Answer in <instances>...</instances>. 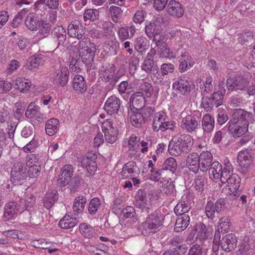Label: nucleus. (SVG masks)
Listing matches in <instances>:
<instances>
[{
	"instance_id": "f257e3e1",
	"label": "nucleus",
	"mask_w": 255,
	"mask_h": 255,
	"mask_svg": "<svg viewBox=\"0 0 255 255\" xmlns=\"http://www.w3.org/2000/svg\"><path fill=\"white\" fill-rule=\"evenodd\" d=\"M240 182V177L236 174H233V171L227 174L226 177H223L221 181L223 184H227L225 188L226 193L233 196V198H235L240 195V191H238Z\"/></svg>"
},
{
	"instance_id": "f03ea898",
	"label": "nucleus",
	"mask_w": 255,
	"mask_h": 255,
	"mask_svg": "<svg viewBox=\"0 0 255 255\" xmlns=\"http://www.w3.org/2000/svg\"><path fill=\"white\" fill-rule=\"evenodd\" d=\"M209 175L211 179L215 180H220L221 182L223 177H226L227 174L233 171V167L229 162L226 163L224 168L221 164L216 161L213 162L208 169Z\"/></svg>"
},
{
	"instance_id": "7ed1b4c3",
	"label": "nucleus",
	"mask_w": 255,
	"mask_h": 255,
	"mask_svg": "<svg viewBox=\"0 0 255 255\" xmlns=\"http://www.w3.org/2000/svg\"><path fill=\"white\" fill-rule=\"evenodd\" d=\"M162 225V222L158 216V214L155 211L148 216L146 220L141 225L142 229V234L146 236L148 234H153L159 230V228Z\"/></svg>"
},
{
	"instance_id": "20e7f679",
	"label": "nucleus",
	"mask_w": 255,
	"mask_h": 255,
	"mask_svg": "<svg viewBox=\"0 0 255 255\" xmlns=\"http://www.w3.org/2000/svg\"><path fill=\"white\" fill-rule=\"evenodd\" d=\"M27 177V167L24 162H15L11 171L10 181L14 185L23 183Z\"/></svg>"
},
{
	"instance_id": "39448f33",
	"label": "nucleus",
	"mask_w": 255,
	"mask_h": 255,
	"mask_svg": "<svg viewBox=\"0 0 255 255\" xmlns=\"http://www.w3.org/2000/svg\"><path fill=\"white\" fill-rule=\"evenodd\" d=\"M102 131L104 133L105 139L107 142L114 143L117 140L118 130L113 126L110 120L104 121L102 124Z\"/></svg>"
},
{
	"instance_id": "423d86ee",
	"label": "nucleus",
	"mask_w": 255,
	"mask_h": 255,
	"mask_svg": "<svg viewBox=\"0 0 255 255\" xmlns=\"http://www.w3.org/2000/svg\"><path fill=\"white\" fill-rule=\"evenodd\" d=\"M69 77V70L67 67L64 66L55 70L52 73L51 78L54 84L64 87L67 84Z\"/></svg>"
},
{
	"instance_id": "0eeeda50",
	"label": "nucleus",
	"mask_w": 255,
	"mask_h": 255,
	"mask_svg": "<svg viewBox=\"0 0 255 255\" xmlns=\"http://www.w3.org/2000/svg\"><path fill=\"white\" fill-rule=\"evenodd\" d=\"M85 27L79 20L72 21L68 26L67 30L69 36L71 37L80 39L85 34Z\"/></svg>"
},
{
	"instance_id": "6e6552de",
	"label": "nucleus",
	"mask_w": 255,
	"mask_h": 255,
	"mask_svg": "<svg viewBox=\"0 0 255 255\" xmlns=\"http://www.w3.org/2000/svg\"><path fill=\"white\" fill-rule=\"evenodd\" d=\"M253 114L242 109H237L234 110L232 119L230 122L238 123L239 124H249V119L252 118Z\"/></svg>"
},
{
	"instance_id": "1a4fd4ad",
	"label": "nucleus",
	"mask_w": 255,
	"mask_h": 255,
	"mask_svg": "<svg viewBox=\"0 0 255 255\" xmlns=\"http://www.w3.org/2000/svg\"><path fill=\"white\" fill-rule=\"evenodd\" d=\"M93 45L90 49L79 52V56L84 63H85L89 70H94L96 66L94 64V60L95 55V52L97 48H93Z\"/></svg>"
},
{
	"instance_id": "9d476101",
	"label": "nucleus",
	"mask_w": 255,
	"mask_h": 255,
	"mask_svg": "<svg viewBox=\"0 0 255 255\" xmlns=\"http://www.w3.org/2000/svg\"><path fill=\"white\" fill-rule=\"evenodd\" d=\"M199 123L195 117L188 115L182 118L180 127L188 132L196 131Z\"/></svg>"
},
{
	"instance_id": "9b49d317",
	"label": "nucleus",
	"mask_w": 255,
	"mask_h": 255,
	"mask_svg": "<svg viewBox=\"0 0 255 255\" xmlns=\"http://www.w3.org/2000/svg\"><path fill=\"white\" fill-rule=\"evenodd\" d=\"M237 239L233 234H229L222 238L220 243L221 248L226 252H230L236 247Z\"/></svg>"
},
{
	"instance_id": "f8f14e48",
	"label": "nucleus",
	"mask_w": 255,
	"mask_h": 255,
	"mask_svg": "<svg viewBox=\"0 0 255 255\" xmlns=\"http://www.w3.org/2000/svg\"><path fill=\"white\" fill-rule=\"evenodd\" d=\"M228 129L233 137H240L248 131L249 124H239L233 122L228 123Z\"/></svg>"
},
{
	"instance_id": "ddd939ff",
	"label": "nucleus",
	"mask_w": 255,
	"mask_h": 255,
	"mask_svg": "<svg viewBox=\"0 0 255 255\" xmlns=\"http://www.w3.org/2000/svg\"><path fill=\"white\" fill-rule=\"evenodd\" d=\"M120 105L121 102L119 99L115 96H112L106 101L104 110L110 115H115L118 113Z\"/></svg>"
},
{
	"instance_id": "4468645a",
	"label": "nucleus",
	"mask_w": 255,
	"mask_h": 255,
	"mask_svg": "<svg viewBox=\"0 0 255 255\" xmlns=\"http://www.w3.org/2000/svg\"><path fill=\"white\" fill-rule=\"evenodd\" d=\"M175 139L182 153L188 152L193 144V139L189 134H182Z\"/></svg>"
},
{
	"instance_id": "2eb2a0df",
	"label": "nucleus",
	"mask_w": 255,
	"mask_h": 255,
	"mask_svg": "<svg viewBox=\"0 0 255 255\" xmlns=\"http://www.w3.org/2000/svg\"><path fill=\"white\" fill-rule=\"evenodd\" d=\"M186 165L191 171L197 173L201 168L198 154L194 152L190 153L186 157Z\"/></svg>"
},
{
	"instance_id": "dca6fc26",
	"label": "nucleus",
	"mask_w": 255,
	"mask_h": 255,
	"mask_svg": "<svg viewBox=\"0 0 255 255\" xmlns=\"http://www.w3.org/2000/svg\"><path fill=\"white\" fill-rule=\"evenodd\" d=\"M73 172L71 165H65L62 167L58 179V182L61 186H65L68 184L73 175Z\"/></svg>"
},
{
	"instance_id": "f3484780",
	"label": "nucleus",
	"mask_w": 255,
	"mask_h": 255,
	"mask_svg": "<svg viewBox=\"0 0 255 255\" xmlns=\"http://www.w3.org/2000/svg\"><path fill=\"white\" fill-rule=\"evenodd\" d=\"M96 159V155L88 154L86 157L83 158L81 161V166L84 168H86L87 170L90 175L93 174L97 168V164L95 161Z\"/></svg>"
},
{
	"instance_id": "a211bd4d",
	"label": "nucleus",
	"mask_w": 255,
	"mask_h": 255,
	"mask_svg": "<svg viewBox=\"0 0 255 255\" xmlns=\"http://www.w3.org/2000/svg\"><path fill=\"white\" fill-rule=\"evenodd\" d=\"M168 14L180 17L183 15V9L180 3L175 0H170L166 7Z\"/></svg>"
},
{
	"instance_id": "6ab92c4d",
	"label": "nucleus",
	"mask_w": 255,
	"mask_h": 255,
	"mask_svg": "<svg viewBox=\"0 0 255 255\" xmlns=\"http://www.w3.org/2000/svg\"><path fill=\"white\" fill-rule=\"evenodd\" d=\"M52 32L53 35V40L57 42L56 46H54L55 49H56L65 42L66 32L65 28L62 26H57L54 28Z\"/></svg>"
},
{
	"instance_id": "aec40b11",
	"label": "nucleus",
	"mask_w": 255,
	"mask_h": 255,
	"mask_svg": "<svg viewBox=\"0 0 255 255\" xmlns=\"http://www.w3.org/2000/svg\"><path fill=\"white\" fill-rule=\"evenodd\" d=\"M146 99L141 92H136L131 95L130 99V105L136 110L142 109L145 106Z\"/></svg>"
},
{
	"instance_id": "412c9836",
	"label": "nucleus",
	"mask_w": 255,
	"mask_h": 255,
	"mask_svg": "<svg viewBox=\"0 0 255 255\" xmlns=\"http://www.w3.org/2000/svg\"><path fill=\"white\" fill-rule=\"evenodd\" d=\"M172 87L174 90L183 95L189 94L191 91L189 82L182 78H180L173 83Z\"/></svg>"
},
{
	"instance_id": "4be33fe9",
	"label": "nucleus",
	"mask_w": 255,
	"mask_h": 255,
	"mask_svg": "<svg viewBox=\"0 0 255 255\" xmlns=\"http://www.w3.org/2000/svg\"><path fill=\"white\" fill-rule=\"evenodd\" d=\"M198 157L200 158V170L202 172L207 171L212 164V154L209 151H203L198 155Z\"/></svg>"
},
{
	"instance_id": "5701e85b",
	"label": "nucleus",
	"mask_w": 255,
	"mask_h": 255,
	"mask_svg": "<svg viewBox=\"0 0 255 255\" xmlns=\"http://www.w3.org/2000/svg\"><path fill=\"white\" fill-rule=\"evenodd\" d=\"M41 19H39L37 14L34 12H30L25 19V24L26 27L31 30H36L41 23Z\"/></svg>"
},
{
	"instance_id": "b1692460",
	"label": "nucleus",
	"mask_w": 255,
	"mask_h": 255,
	"mask_svg": "<svg viewBox=\"0 0 255 255\" xmlns=\"http://www.w3.org/2000/svg\"><path fill=\"white\" fill-rule=\"evenodd\" d=\"M219 90L214 93L212 96V100L214 104L215 107L217 108L223 104L224 96L226 93L225 84L224 81L219 83Z\"/></svg>"
},
{
	"instance_id": "393cba45",
	"label": "nucleus",
	"mask_w": 255,
	"mask_h": 255,
	"mask_svg": "<svg viewBox=\"0 0 255 255\" xmlns=\"http://www.w3.org/2000/svg\"><path fill=\"white\" fill-rule=\"evenodd\" d=\"M202 127L203 130V135L211 132L215 127L214 118L210 114H206L202 118Z\"/></svg>"
},
{
	"instance_id": "a878e982",
	"label": "nucleus",
	"mask_w": 255,
	"mask_h": 255,
	"mask_svg": "<svg viewBox=\"0 0 255 255\" xmlns=\"http://www.w3.org/2000/svg\"><path fill=\"white\" fill-rule=\"evenodd\" d=\"M135 206L136 207L140 208L143 206L149 205L150 203V198L147 196L146 193L141 189L137 190L135 196Z\"/></svg>"
},
{
	"instance_id": "bb28decb",
	"label": "nucleus",
	"mask_w": 255,
	"mask_h": 255,
	"mask_svg": "<svg viewBox=\"0 0 255 255\" xmlns=\"http://www.w3.org/2000/svg\"><path fill=\"white\" fill-rule=\"evenodd\" d=\"M18 210V206L15 202H10L5 206L3 217L7 220L15 217Z\"/></svg>"
},
{
	"instance_id": "cd10ccee",
	"label": "nucleus",
	"mask_w": 255,
	"mask_h": 255,
	"mask_svg": "<svg viewBox=\"0 0 255 255\" xmlns=\"http://www.w3.org/2000/svg\"><path fill=\"white\" fill-rule=\"evenodd\" d=\"M136 168V163L134 161H129L123 168L121 176L123 179L131 178L135 176V170Z\"/></svg>"
},
{
	"instance_id": "c85d7f7f",
	"label": "nucleus",
	"mask_w": 255,
	"mask_h": 255,
	"mask_svg": "<svg viewBox=\"0 0 255 255\" xmlns=\"http://www.w3.org/2000/svg\"><path fill=\"white\" fill-rule=\"evenodd\" d=\"M231 226L230 219L228 217H222L220 219L218 231L215 232V238H220V233H227L230 230Z\"/></svg>"
},
{
	"instance_id": "c756f323",
	"label": "nucleus",
	"mask_w": 255,
	"mask_h": 255,
	"mask_svg": "<svg viewBox=\"0 0 255 255\" xmlns=\"http://www.w3.org/2000/svg\"><path fill=\"white\" fill-rule=\"evenodd\" d=\"M74 89L81 93L85 92L87 89L86 82L84 77L80 75H76L73 80Z\"/></svg>"
},
{
	"instance_id": "7c9ffc66",
	"label": "nucleus",
	"mask_w": 255,
	"mask_h": 255,
	"mask_svg": "<svg viewBox=\"0 0 255 255\" xmlns=\"http://www.w3.org/2000/svg\"><path fill=\"white\" fill-rule=\"evenodd\" d=\"M190 217L188 214L179 216L176 220L174 231L180 232L185 230L189 225Z\"/></svg>"
},
{
	"instance_id": "2f4dec72",
	"label": "nucleus",
	"mask_w": 255,
	"mask_h": 255,
	"mask_svg": "<svg viewBox=\"0 0 255 255\" xmlns=\"http://www.w3.org/2000/svg\"><path fill=\"white\" fill-rule=\"evenodd\" d=\"M36 197L35 196L30 193L25 194L24 197L20 199V207L22 209L27 210H30L35 204Z\"/></svg>"
},
{
	"instance_id": "473e14b6",
	"label": "nucleus",
	"mask_w": 255,
	"mask_h": 255,
	"mask_svg": "<svg viewBox=\"0 0 255 255\" xmlns=\"http://www.w3.org/2000/svg\"><path fill=\"white\" fill-rule=\"evenodd\" d=\"M162 31L161 28L155 22H150L145 27V32L149 38H152L156 35H159Z\"/></svg>"
},
{
	"instance_id": "72a5a7b5",
	"label": "nucleus",
	"mask_w": 255,
	"mask_h": 255,
	"mask_svg": "<svg viewBox=\"0 0 255 255\" xmlns=\"http://www.w3.org/2000/svg\"><path fill=\"white\" fill-rule=\"evenodd\" d=\"M165 117L166 115L163 112H159L154 114L152 122V129L154 131L157 132L161 128Z\"/></svg>"
},
{
	"instance_id": "f704fd0d",
	"label": "nucleus",
	"mask_w": 255,
	"mask_h": 255,
	"mask_svg": "<svg viewBox=\"0 0 255 255\" xmlns=\"http://www.w3.org/2000/svg\"><path fill=\"white\" fill-rule=\"evenodd\" d=\"M147 40L143 37L137 38L134 42V49L140 55H142L146 51L147 48Z\"/></svg>"
},
{
	"instance_id": "c9c22d12",
	"label": "nucleus",
	"mask_w": 255,
	"mask_h": 255,
	"mask_svg": "<svg viewBox=\"0 0 255 255\" xmlns=\"http://www.w3.org/2000/svg\"><path fill=\"white\" fill-rule=\"evenodd\" d=\"M59 121L57 119H51L48 120L45 125L46 133L50 136L55 134L58 130Z\"/></svg>"
},
{
	"instance_id": "e433bc0d",
	"label": "nucleus",
	"mask_w": 255,
	"mask_h": 255,
	"mask_svg": "<svg viewBox=\"0 0 255 255\" xmlns=\"http://www.w3.org/2000/svg\"><path fill=\"white\" fill-rule=\"evenodd\" d=\"M157 47V52L161 58L172 59L176 56V54L169 49L166 43Z\"/></svg>"
},
{
	"instance_id": "4c0bfd02",
	"label": "nucleus",
	"mask_w": 255,
	"mask_h": 255,
	"mask_svg": "<svg viewBox=\"0 0 255 255\" xmlns=\"http://www.w3.org/2000/svg\"><path fill=\"white\" fill-rule=\"evenodd\" d=\"M77 224L75 219L69 215H65L59 222V226L64 229L73 228Z\"/></svg>"
},
{
	"instance_id": "58836bf2",
	"label": "nucleus",
	"mask_w": 255,
	"mask_h": 255,
	"mask_svg": "<svg viewBox=\"0 0 255 255\" xmlns=\"http://www.w3.org/2000/svg\"><path fill=\"white\" fill-rule=\"evenodd\" d=\"M86 201V199L83 196H78L76 197L73 203V211L77 214L82 213L84 210Z\"/></svg>"
},
{
	"instance_id": "ea45409f",
	"label": "nucleus",
	"mask_w": 255,
	"mask_h": 255,
	"mask_svg": "<svg viewBox=\"0 0 255 255\" xmlns=\"http://www.w3.org/2000/svg\"><path fill=\"white\" fill-rule=\"evenodd\" d=\"M131 125L136 128H140L145 121L140 112L133 113L130 117Z\"/></svg>"
},
{
	"instance_id": "a19ab883",
	"label": "nucleus",
	"mask_w": 255,
	"mask_h": 255,
	"mask_svg": "<svg viewBox=\"0 0 255 255\" xmlns=\"http://www.w3.org/2000/svg\"><path fill=\"white\" fill-rule=\"evenodd\" d=\"M240 166L247 169L251 164L250 157L244 151H240L237 157Z\"/></svg>"
},
{
	"instance_id": "79ce46f5",
	"label": "nucleus",
	"mask_w": 255,
	"mask_h": 255,
	"mask_svg": "<svg viewBox=\"0 0 255 255\" xmlns=\"http://www.w3.org/2000/svg\"><path fill=\"white\" fill-rule=\"evenodd\" d=\"M31 85V82L27 80L18 78L16 79L14 86L15 89L19 90L20 92H24L28 90Z\"/></svg>"
},
{
	"instance_id": "37998d69",
	"label": "nucleus",
	"mask_w": 255,
	"mask_h": 255,
	"mask_svg": "<svg viewBox=\"0 0 255 255\" xmlns=\"http://www.w3.org/2000/svg\"><path fill=\"white\" fill-rule=\"evenodd\" d=\"M177 167V163L176 160L173 157L167 158L162 165L161 170H169L170 171L174 173Z\"/></svg>"
},
{
	"instance_id": "c03bdc74",
	"label": "nucleus",
	"mask_w": 255,
	"mask_h": 255,
	"mask_svg": "<svg viewBox=\"0 0 255 255\" xmlns=\"http://www.w3.org/2000/svg\"><path fill=\"white\" fill-rule=\"evenodd\" d=\"M81 40L79 41L78 49L79 52H81L82 50L86 51L90 49L92 45H93V48H96V46L94 43L90 42V39L84 37L81 38Z\"/></svg>"
},
{
	"instance_id": "a18cd8bd",
	"label": "nucleus",
	"mask_w": 255,
	"mask_h": 255,
	"mask_svg": "<svg viewBox=\"0 0 255 255\" xmlns=\"http://www.w3.org/2000/svg\"><path fill=\"white\" fill-rule=\"evenodd\" d=\"M41 56H32L30 57L26 64V68L32 70L33 68H37L43 63Z\"/></svg>"
},
{
	"instance_id": "49530a36",
	"label": "nucleus",
	"mask_w": 255,
	"mask_h": 255,
	"mask_svg": "<svg viewBox=\"0 0 255 255\" xmlns=\"http://www.w3.org/2000/svg\"><path fill=\"white\" fill-rule=\"evenodd\" d=\"M57 195L56 193H47L43 199L44 206L47 209H50L57 200Z\"/></svg>"
},
{
	"instance_id": "de8ad7c7",
	"label": "nucleus",
	"mask_w": 255,
	"mask_h": 255,
	"mask_svg": "<svg viewBox=\"0 0 255 255\" xmlns=\"http://www.w3.org/2000/svg\"><path fill=\"white\" fill-rule=\"evenodd\" d=\"M190 209V206L185 204L184 201H179L174 209L175 213L177 215L183 216L184 214H187Z\"/></svg>"
},
{
	"instance_id": "09e8293b",
	"label": "nucleus",
	"mask_w": 255,
	"mask_h": 255,
	"mask_svg": "<svg viewBox=\"0 0 255 255\" xmlns=\"http://www.w3.org/2000/svg\"><path fill=\"white\" fill-rule=\"evenodd\" d=\"M176 139H172L169 143L168 146V151L169 153L172 156H178L182 154L180 148Z\"/></svg>"
},
{
	"instance_id": "8fccbe9b",
	"label": "nucleus",
	"mask_w": 255,
	"mask_h": 255,
	"mask_svg": "<svg viewBox=\"0 0 255 255\" xmlns=\"http://www.w3.org/2000/svg\"><path fill=\"white\" fill-rule=\"evenodd\" d=\"M81 234L88 238H91L95 233L94 229L86 223L81 224L79 226Z\"/></svg>"
},
{
	"instance_id": "3c124183",
	"label": "nucleus",
	"mask_w": 255,
	"mask_h": 255,
	"mask_svg": "<svg viewBox=\"0 0 255 255\" xmlns=\"http://www.w3.org/2000/svg\"><path fill=\"white\" fill-rule=\"evenodd\" d=\"M141 69L146 72L151 73L155 70L158 69V68L156 65H155L153 60L150 58H147L144 61Z\"/></svg>"
},
{
	"instance_id": "603ef678",
	"label": "nucleus",
	"mask_w": 255,
	"mask_h": 255,
	"mask_svg": "<svg viewBox=\"0 0 255 255\" xmlns=\"http://www.w3.org/2000/svg\"><path fill=\"white\" fill-rule=\"evenodd\" d=\"M38 28H39L38 34L42 37H47L51 30L50 24L45 22L44 20H41V23Z\"/></svg>"
},
{
	"instance_id": "864d4df0",
	"label": "nucleus",
	"mask_w": 255,
	"mask_h": 255,
	"mask_svg": "<svg viewBox=\"0 0 255 255\" xmlns=\"http://www.w3.org/2000/svg\"><path fill=\"white\" fill-rule=\"evenodd\" d=\"M39 110L40 108L38 106H35L32 103H31L27 107L25 115L27 118H32L34 116L40 114Z\"/></svg>"
},
{
	"instance_id": "5fc2aeb1",
	"label": "nucleus",
	"mask_w": 255,
	"mask_h": 255,
	"mask_svg": "<svg viewBox=\"0 0 255 255\" xmlns=\"http://www.w3.org/2000/svg\"><path fill=\"white\" fill-rule=\"evenodd\" d=\"M101 206L100 200L98 198H93L89 204L88 208L89 213L91 215H94L96 214L98 209L100 208Z\"/></svg>"
},
{
	"instance_id": "6e6d98bb",
	"label": "nucleus",
	"mask_w": 255,
	"mask_h": 255,
	"mask_svg": "<svg viewBox=\"0 0 255 255\" xmlns=\"http://www.w3.org/2000/svg\"><path fill=\"white\" fill-rule=\"evenodd\" d=\"M235 81L238 91L245 90L249 83L248 79L241 75L235 76Z\"/></svg>"
},
{
	"instance_id": "4d7b16f0",
	"label": "nucleus",
	"mask_w": 255,
	"mask_h": 255,
	"mask_svg": "<svg viewBox=\"0 0 255 255\" xmlns=\"http://www.w3.org/2000/svg\"><path fill=\"white\" fill-rule=\"evenodd\" d=\"M99 15V12L95 9H89L85 11L84 14V18L85 21L88 19L93 21L97 19Z\"/></svg>"
},
{
	"instance_id": "13d9d810",
	"label": "nucleus",
	"mask_w": 255,
	"mask_h": 255,
	"mask_svg": "<svg viewBox=\"0 0 255 255\" xmlns=\"http://www.w3.org/2000/svg\"><path fill=\"white\" fill-rule=\"evenodd\" d=\"M146 15V12L143 10H137L133 15L132 20L136 24H141L144 21Z\"/></svg>"
},
{
	"instance_id": "bf43d9fd",
	"label": "nucleus",
	"mask_w": 255,
	"mask_h": 255,
	"mask_svg": "<svg viewBox=\"0 0 255 255\" xmlns=\"http://www.w3.org/2000/svg\"><path fill=\"white\" fill-rule=\"evenodd\" d=\"M197 230L198 232V238L201 242H203L209 237V232H208L206 227L204 224L202 223H200Z\"/></svg>"
},
{
	"instance_id": "052dcab7",
	"label": "nucleus",
	"mask_w": 255,
	"mask_h": 255,
	"mask_svg": "<svg viewBox=\"0 0 255 255\" xmlns=\"http://www.w3.org/2000/svg\"><path fill=\"white\" fill-rule=\"evenodd\" d=\"M140 113L144 118L145 122L150 119V117L153 115L154 112V108L149 106L144 107L142 109L139 110Z\"/></svg>"
},
{
	"instance_id": "680f3d73",
	"label": "nucleus",
	"mask_w": 255,
	"mask_h": 255,
	"mask_svg": "<svg viewBox=\"0 0 255 255\" xmlns=\"http://www.w3.org/2000/svg\"><path fill=\"white\" fill-rule=\"evenodd\" d=\"M217 121L219 125H222L225 124L229 119L227 110L219 108L218 111Z\"/></svg>"
},
{
	"instance_id": "e2e57ef3",
	"label": "nucleus",
	"mask_w": 255,
	"mask_h": 255,
	"mask_svg": "<svg viewBox=\"0 0 255 255\" xmlns=\"http://www.w3.org/2000/svg\"><path fill=\"white\" fill-rule=\"evenodd\" d=\"M201 105L204 109L207 110H211L215 107L213 101L212 100V98H209L206 95L203 96L202 98Z\"/></svg>"
},
{
	"instance_id": "0e129e2a",
	"label": "nucleus",
	"mask_w": 255,
	"mask_h": 255,
	"mask_svg": "<svg viewBox=\"0 0 255 255\" xmlns=\"http://www.w3.org/2000/svg\"><path fill=\"white\" fill-rule=\"evenodd\" d=\"M174 70V66L170 63H164L160 66V72L162 76H166L172 73Z\"/></svg>"
},
{
	"instance_id": "69168bd1",
	"label": "nucleus",
	"mask_w": 255,
	"mask_h": 255,
	"mask_svg": "<svg viewBox=\"0 0 255 255\" xmlns=\"http://www.w3.org/2000/svg\"><path fill=\"white\" fill-rule=\"evenodd\" d=\"M205 210L206 215L209 218L213 219L215 217V214L216 211L215 210L214 203L211 201L208 202Z\"/></svg>"
},
{
	"instance_id": "338daca9",
	"label": "nucleus",
	"mask_w": 255,
	"mask_h": 255,
	"mask_svg": "<svg viewBox=\"0 0 255 255\" xmlns=\"http://www.w3.org/2000/svg\"><path fill=\"white\" fill-rule=\"evenodd\" d=\"M139 138L134 134H132L128 140V145L130 150H135L139 146Z\"/></svg>"
},
{
	"instance_id": "774afa93",
	"label": "nucleus",
	"mask_w": 255,
	"mask_h": 255,
	"mask_svg": "<svg viewBox=\"0 0 255 255\" xmlns=\"http://www.w3.org/2000/svg\"><path fill=\"white\" fill-rule=\"evenodd\" d=\"M203 250L201 247L197 244L193 245L189 250L187 255H202Z\"/></svg>"
}]
</instances>
